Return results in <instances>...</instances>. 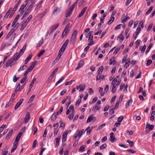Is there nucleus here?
I'll return each mask as SVG.
<instances>
[{
  "mask_svg": "<svg viewBox=\"0 0 155 155\" xmlns=\"http://www.w3.org/2000/svg\"><path fill=\"white\" fill-rule=\"evenodd\" d=\"M25 50L23 49H21L19 53L18 52H16L13 56V59L14 58H16L15 60H17L20 57L21 55L24 52Z\"/></svg>",
  "mask_w": 155,
  "mask_h": 155,
  "instance_id": "1",
  "label": "nucleus"
},
{
  "mask_svg": "<svg viewBox=\"0 0 155 155\" xmlns=\"http://www.w3.org/2000/svg\"><path fill=\"white\" fill-rule=\"evenodd\" d=\"M35 4L34 2H32L31 4L30 5V6L29 7L28 9L26 10L23 16L21 17V19L23 20L27 15L28 14V12H29L31 10V8H32V6L34 5Z\"/></svg>",
  "mask_w": 155,
  "mask_h": 155,
  "instance_id": "2",
  "label": "nucleus"
},
{
  "mask_svg": "<svg viewBox=\"0 0 155 155\" xmlns=\"http://www.w3.org/2000/svg\"><path fill=\"white\" fill-rule=\"evenodd\" d=\"M13 58V57L12 58L9 60L6 63V67H8L9 66H10V67L12 66V63L14 61H16V58Z\"/></svg>",
  "mask_w": 155,
  "mask_h": 155,
  "instance_id": "3",
  "label": "nucleus"
},
{
  "mask_svg": "<svg viewBox=\"0 0 155 155\" xmlns=\"http://www.w3.org/2000/svg\"><path fill=\"white\" fill-rule=\"evenodd\" d=\"M21 1V0H19L18 2L15 5L13 10V12H12V13H11L9 16V18H11V17H12V16L13 15L14 13H15V12L18 6L19 5V4L20 3Z\"/></svg>",
  "mask_w": 155,
  "mask_h": 155,
  "instance_id": "4",
  "label": "nucleus"
},
{
  "mask_svg": "<svg viewBox=\"0 0 155 155\" xmlns=\"http://www.w3.org/2000/svg\"><path fill=\"white\" fill-rule=\"evenodd\" d=\"M30 114L29 112H27L26 114L25 117V118L24 120L25 124H26L28 122L29 120L30 119Z\"/></svg>",
  "mask_w": 155,
  "mask_h": 155,
  "instance_id": "5",
  "label": "nucleus"
},
{
  "mask_svg": "<svg viewBox=\"0 0 155 155\" xmlns=\"http://www.w3.org/2000/svg\"><path fill=\"white\" fill-rule=\"evenodd\" d=\"M23 99H21L16 105L15 107V109L16 110L21 104L23 101Z\"/></svg>",
  "mask_w": 155,
  "mask_h": 155,
  "instance_id": "6",
  "label": "nucleus"
},
{
  "mask_svg": "<svg viewBox=\"0 0 155 155\" xmlns=\"http://www.w3.org/2000/svg\"><path fill=\"white\" fill-rule=\"evenodd\" d=\"M87 8V7H85L84 8L78 15V18H80L84 14Z\"/></svg>",
  "mask_w": 155,
  "mask_h": 155,
  "instance_id": "7",
  "label": "nucleus"
},
{
  "mask_svg": "<svg viewBox=\"0 0 155 155\" xmlns=\"http://www.w3.org/2000/svg\"><path fill=\"white\" fill-rule=\"evenodd\" d=\"M68 132H64L62 135V142H63L66 141L67 139V137L68 134Z\"/></svg>",
  "mask_w": 155,
  "mask_h": 155,
  "instance_id": "8",
  "label": "nucleus"
},
{
  "mask_svg": "<svg viewBox=\"0 0 155 155\" xmlns=\"http://www.w3.org/2000/svg\"><path fill=\"white\" fill-rule=\"evenodd\" d=\"M61 138V136H59L58 137L56 138L55 140L56 141V144L55 147L57 148L58 147L59 144V141Z\"/></svg>",
  "mask_w": 155,
  "mask_h": 155,
  "instance_id": "9",
  "label": "nucleus"
},
{
  "mask_svg": "<svg viewBox=\"0 0 155 155\" xmlns=\"http://www.w3.org/2000/svg\"><path fill=\"white\" fill-rule=\"evenodd\" d=\"M69 40L68 39H67L66 40L65 42L64 43L63 45H62L61 47H62V48L63 49V50H65L66 49L67 46L69 42Z\"/></svg>",
  "mask_w": 155,
  "mask_h": 155,
  "instance_id": "10",
  "label": "nucleus"
},
{
  "mask_svg": "<svg viewBox=\"0 0 155 155\" xmlns=\"http://www.w3.org/2000/svg\"><path fill=\"white\" fill-rule=\"evenodd\" d=\"M13 130H11L7 134L5 137L6 140H8V139H9L11 136Z\"/></svg>",
  "mask_w": 155,
  "mask_h": 155,
  "instance_id": "11",
  "label": "nucleus"
},
{
  "mask_svg": "<svg viewBox=\"0 0 155 155\" xmlns=\"http://www.w3.org/2000/svg\"><path fill=\"white\" fill-rule=\"evenodd\" d=\"M133 100L132 99H129L126 104V108L128 107L131 104Z\"/></svg>",
  "mask_w": 155,
  "mask_h": 155,
  "instance_id": "12",
  "label": "nucleus"
},
{
  "mask_svg": "<svg viewBox=\"0 0 155 155\" xmlns=\"http://www.w3.org/2000/svg\"><path fill=\"white\" fill-rule=\"evenodd\" d=\"M57 115L56 113H54L53 114L51 117V121L53 122L56 119Z\"/></svg>",
  "mask_w": 155,
  "mask_h": 155,
  "instance_id": "13",
  "label": "nucleus"
},
{
  "mask_svg": "<svg viewBox=\"0 0 155 155\" xmlns=\"http://www.w3.org/2000/svg\"><path fill=\"white\" fill-rule=\"evenodd\" d=\"M104 78V76L103 75H101L100 76L97 75L96 76V80H103Z\"/></svg>",
  "mask_w": 155,
  "mask_h": 155,
  "instance_id": "14",
  "label": "nucleus"
},
{
  "mask_svg": "<svg viewBox=\"0 0 155 155\" xmlns=\"http://www.w3.org/2000/svg\"><path fill=\"white\" fill-rule=\"evenodd\" d=\"M12 8H10L9 9V10H8V12L6 13V15L4 17V19L5 18H7L8 17V16L9 15L10 13L11 12V11H12Z\"/></svg>",
  "mask_w": 155,
  "mask_h": 155,
  "instance_id": "15",
  "label": "nucleus"
},
{
  "mask_svg": "<svg viewBox=\"0 0 155 155\" xmlns=\"http://www.w3.org/2000/svg\"><path fill=\"white\" fill-rule=\"evenodd\" d=\"M22 134V133L21 132H20L18 134L17 136H16L15 140H16V141H18L19 140L20 138L21 137V136Z\"/></svg>",
  "mask_w": 155,
  "mask_h": 155,
  "instance_id": "16",
  "label": "nucleus"
},
{
  "mask_svg": "<svg viewBox=\"0 0 155 155\" xmlns=\"http://www.w3.org/2000/svg\"><path fill=\"white\" fill-rule=\"evenodd\" d=\"M100 107H99L96 105H95L94 106L92 110L94 111H96L97 110H98L100 109Z\"/></svg>",
  "mask_w": 155,
  "mask_h": 155,
  "instance_id": "17",
  "label": "nucleus"
},
{
  "mask_svg": "<svg viewBox=\"0 0 155 155\" xmlns=\"http://www.w3.org/2000/svg\"><path fill=\"white\" fill-rule=\"evenodd\" d=\"M114 134L113 132H111V133H110V140L111 142H113V141L115 139V137L113 136Z\"/></svg>",
  "mask_w": 155,
  "mask_h": 155,
  "instance_id": "18",
  "label": "nucleus"
},
{
  "mask_svg": "<svg viewBox=\"0 0 155 155\" xmlns=\"http://www.w3.org/2000/svg\"><path fill=\"white\" fill-rule=\"evenodd\" d=\"M84 129H82L81 131H79L78 130L77 131L76 133H78L79 135V139L81 137V135L83 134L84 133Z\"/></svg>",
  "mask_w": 155,
  "mask_h": 155,
  "instance_id": "19",
  "label": "nucleus"
},
{
  "mask_svg": "<svg viewBox=\"0 0 155 155\" xmlns=\"http://www.w3.org/2000/svg\"><path fill=\"white\" fill-rule=\"evenodd\" d=\"M104 69V67L103 66H101L99 68L97 72L98 74H100L102 72Z\"/></svg>",
  "mask_w": 155,
  "mask_h": 155,
  "instance_id": "20",
  "label": "nucleus"
},
{
  "mask_svg": "<svg viewBox=\"0 0 155 155\" xmlns=\"http://www.w3.org/2000/svg\"><path fill=\"white\" fill-rule=\"evenodd\" d=\"M120 38V42H122L124 39V37L122 35V34L121 33L120 35L118 37L117 39Z\"/></svg>",
  "mask_w": 155,
  "mask_h": 155,
  "instance_id": "21",
  "label": "nucleus"
},
{
  "mask_svg": "<svg viewBox=\"0 0 155 155\" xmlns=\"http://www.w3.org/2000/svg\"><path fill=\"white\" fill-rule=\"evenodd\" d=\"M36 78H34L31 81V83L30 85V89H31L33 86L34 84V82L36 81Z\"/></svg>",
  "mask_w": 155,
  "mask_h": 155,
  "instance_id": "22",
  "label": "nucleus"
},
{
  "mask_svg": "<svg viewBox=\"0 0 155 155\" xmlns=\"http://www.w3.org/2000/svg\"><path fill=\"white\" fill-rule=\"evenodd\" d=\"M115 60H114V57H113L110 60V65L113 64L114 65L115 62H114Z\"/></svg>",
  "mask_w": 155,
  "mask_h": 155,
  "instance_id": "23",
  "label": "nucleus"
},
{
  "mask_svg": "<svg viewBox=\"0 0 155 155\" xmlns=\"http://www.w3.org/2000/svg\"><path fill=\"white\" fill-rule=\"evenodd\" d=\"M64 78L63 77H62L56 83L55 86H57L58 84L59 83H60L63 80H64Z\"/></svg>",
  "mask_w": 155,
  "mask_h": 155,
  "instance_id": "24",
  "label": "nucleus"
},
{
  "mask_svg": "<svg viewBox=\"0 0 155 155\" xmlns=\"http://www.w3.org/2000/svg\"><path fill=\"white\" fill-rule=\"evenodd\" d=\"M44 42V40L43 38H42L41 39V40L37 44V47H40L43 44Z\"/></svg>",
  "mask_w": 155,
  "mask_h": 155,
  "instance_id": "25",
  "label": "nucleus"
},
{
  "mask_svg": "<svg viewBox=\"0 0 155 155\" xmlns=\"http://www.w3.org/2000/svg\"><path fill=\"white\" fill-rule=\"evenodd\" d=\"M153 46V44L152 43H150L148 47L147 50L146 51V53L147 54L149 51L151 49V48Z\"/></svg>",
  "mask_w": 155,
  "mask_h": 155,
  "instance_id": "26",
  "label": "nucleus"
},
{
  "mask_svg": "<svg viewBox=\"0 0 155 155\" xmlns=\"http://www.w3.org/2000/svg\"><path fill=\"white\" fill-rule=\"evenodd\" d=\"M80 89L79 90V92H81V91H83L84 90L85 86V85H80Z\"/></svg>",
  "mask_w": 155,
  "mask_h": 155,
  "instance_id": "27",
  "label": "nucleus"
},
{
  "mask_svg": "<svg viewBox=\"0 0 155 155\" xmlns=\"http://www.w3.org/2000/svg\"><path fill=\"white\" fill-rule=\"evenodd\" d=\"M37 62L36 61H35L33 62L32 63V64L30 67V68L31 69V70L32 71L33 70V68H34V67H35V65L36 64Z\"/></svg>",
  "mask_w": 155,
  "mask_h": 155,
  "instance_id": "28",
  "label": "nucleus"
},
{
  "mask_svg": "<svg viewBox=\"0 0 155 155\" xmlns=\"http://www.w3.org/2000/svg\"><path fill=\"white\" fill-rule=\"evenodd\" d=\"M70 23H68L67 25H66L65 27V28L64 30L65 32V31H69V27L70 26Z\"/></svg>",
  "mask_w": 155,
  "mask_h": 155,
  "instance_id": "29",
  "label": "nucleus"
},
{
  "mask_svg": "<svg viewBox=\"0 0 155 155\" xmlns=\"http://www.w3.org/2000/svg\"><path fill=\"white\" fill-rule=\"evenodd\" d=\"M27 24L25 23V22H24V23L21 25V27L20 28V30L22 31L23 30L24 28L27 25Z\"/></svg>",
  "mask_w": 155,
  "mask_h": 155,
  "instance_id": "30",
  "label": "nucleus"
},
{
  "mask_svg": "<svg viewBox=\"0 0 155 155\" xmlns=\"http://www.w3.org/2000/svg\"><path fill=\"white\" fill-rule=\"evenodd\" d=\"M92 128H91L90 127H88L85 130H87V135H89L91 133Z\"/></svg>",
  "mask_w": 155,
  "mask_h": 155,
  "instance_id": "31",
  "label": "nucleus"
},
{
  "mask_svg": "<svg viewBox=\"0 0 155 155\" xmlns=\"http://www.w3.org/2000/svg\"><path fill=\"white\" fill-rule=\"evenodd\" d=\"M130 19V18L129 16H127L126 18H124L122 19L121 21L122 23H124V22L127 21L128 19Z\"/></svg>",
  "mask_w": 155,
  "mask_h": 155,
  "instance_id": "32",
  "label": "nucleus"
},
{
  "mask_svg": "<svg viewBox=\"0 0 155 155\" xmlns=\"http://www.w3.org/2000/svg\"><path fill=\"white\" fill-rule=\"evenodd\" d=\"M45 52V50H41L38 54V57H40L41 56L42 54H43Z\"/></svg>",
  "mask_w": 155,
  "mask_h": 155,
  "instance_id": "33",
  "label": "nucleus"
},
{
  "mask_svg": "<svg viewBox=\"0 0 155 155\" xmlns=\"http://www.w3.org/2000/svg\"><path fill=\"white\" fill-rule=\"evenodd\" d=\"M35 95H32L30 99L28 101V103H30L35 98Z\"/></svg>",
  "mask_w": 155,
  "mask_h": 155,
  "instance_id": "34",
  "label": "nucleus"
},
{
  "mask_svg": "<svg viewBox=\"0 0 155 155\" xmlns=\"http://www.w3.org/2000/svg\"><path fill=\"white\" fill-rule=\"evenodd\" d=\"M93 31H90L89 33L87 34V35L86 36V38H90L91 37L93 36V35H92L93 33Z\"/></svg>",
  "mask_w": 155,
  "mask_h": 155,
  "instance_id": "35",
  "label": "nucleus"
},
{
  "mask_svg": "<svg viewBox=\"0 0 155 155\" xmlns=\"http://www.w3.org/2000/svg\"><path fill=\"white\" fill-rule=\"evenodd\" d=\"M114 19V17H111L110 19L108 22L107 24H109V25H110L113 21Z\"/></svg>",
  "mask_w": 155,
  "mask_h": 155,
  "instance_id": "36",
  "label": "nucleus"
},
{
  "mask_svg": "<svg viewBox=\"0 0 155 155\" xmlns=\"http://www.w3.org/2000/svg\"><path fill=\"white\" fill-rule=\"evenodd\" d=\"M107 146V145L106 144L104 143L101 145L100 147L101 150H103Z\"/></svg>",
  "mask_w": 155,
  "mask_h": 155,
  "instance_id": "37",
  "label": "nucleus"
},
{
  "mask_svg": "<svg viewBox=\"0 0 155 155\" xmlns=\"http://www.w3.org/2000/svg\"><path fill=\"white\" fill-rule=\"evenodd\" d=\"M124 118V116H122L119 117L117 119V121L118 122L120 123V122L123 120Z\"/></svg>",
  "mask_w": 155,
  "mask_h": 155,
  "instance_id": "38",
  "label": "nucleus"
},
{
  "mask_svg": "<svg viewBox=\"0 0 155 155\" xmlns=\"http://www.w3.org/2000/svg\"><path fill=\"white\" fill-rule=\"evenodd\" d=\"M85 147V146L83 145L81 146L79 149V151H85L84 148Z\"/></svg>",
  "mask_w": 155,
  "mask_h": 155,
  "instance_id": "39",
  "label": "nucleus"
},
{
  "mask_svg": "<svg viewBox=\"0 0 155 155\" xmlns=\"http://www.w3.org/2000/svg\"><path fill=\"white\" fill-rule=\"evenodd\" d=\"M93 118H92V115L89 116L87 119V123H88L91 122L93 120Z\"/></svg>",
  "mask_w": 155,
  "mask_h": 155,
  "instance_id": "40",
  "label": "nucleus"
},
{
  "mask_svg": "<svg viewBox=\"0 0 155 155\" xmlns=\"http://www.w3.org/2000/svg\"><path fill=\"white\" fill-rule=\"evenodd\" d=\"M32 16L31 15H30L28 17V18L25 21V23H27V24L29 22L30 20L32 18Z\"/></svg>",
  "mask_w": 155,
  "mask_h": 155,
  "instance_id": "41",
  "label": "nucleus"
},
{
  "mask_svg": "<svg viewBox=\"0 0 155 155\" xmlns=\"http://www.w3.org/2000/svg\"><path fill=\"white\" fill-rule=\"evenodd\" d=\"M152 63L151 59H148L147 60L146 63V65L148 66L150 65Z\"/></svg>",
  "mask_w": 155,
  "mask_h": 155,
  "instance_id": "42",
  "label": "nucleus"
},
{
  "mask_svg": "<svg viewBox=\"0 0 155 155\" xmlns=\"http://www.w3.org/2000/svg\"><path fill=\"white\" fill-rule=\"evenodd\" d=\"M127 142L129 143L130 147H132L134 146V142L133 141H131L130 140H127Z\"/></svg>",
  "mask_w": 155,
  "mask_h": 155,
  "instance_id": "43",
  "label": "nucleus"
},
{
  "mask_svg": "<svg viewBox=\"0 0 155 155\" xmlns=\"http://www.w3.org/2000/svg\"><path fill=\"white\" fill-rule=\"evenodd\" d=\"M59 25V24H58L56 25H54L51 28H52L53 29H54V31L55 30L57 29V28L58 27Z\"/></svg>",
  "mask_w": 155,
  "mask_h": 155,
  "instance_id": "44",
  "label": "nucleus"
},
{
  "mask_svg": "<svg viewBox=\"0 0 155 155\" xmlns=\"http://www.w3.org/2000/svg\"><path fill=\"white\" fill-rule=\"evenodd\" d=\"M146 48V46L145 45H144L142 48H140V50L142 52H144L145 51V50Z\"/></svg>",
  "mask_w": 155,
  "mask_h": 155,
  "instance_id": "45",
  "label": "nucleus"
},
{
  "mask_svg": "<svg viewBox=\"0 0 155 155\" xmlns=\"http://www.w3.org/2000/svg\"><path fill=\"white\" fill-rule=\"evenodd\" d=\"M20 88V84L19 83L18 84V85L16 87V88L14 91V92L16 93L17 91H18L19 90Z\"/></svg>",
  "mask_w": 155,
  "mask_h": 155,
  "instance_id": "46",
  "label": "nucleus"
},
{
  "mask_svg": "<svg viewBox=\"0 0 155 155\" xmlns=\"http://www.w3.org/2000/svg\"><path fill=\"white\" fill-rule=\"evenodd\" d=\"M31 71L32 70H31V69L29 68H28L24 74V76H26L28 74V73Z\"/></svg>",
  "mask_w": 155,
  "mask_h": 155,
  "instance_id": "47",
  "label": "nucleus"
},
{
  "mask_svg": "<svg viewBox=\"0 0 155 155\" xmlns=\"http://www.w3.org/2000/svg\"><path fill=\"white\" fill-rule=\"evenodd\" d=\"M105 125H106L105 123H104V124H101V125H100V126H99L97 128V130H100V129H102L103 127L105 126Z\"/></svg>",
  "mask_w": 155,
  "mask_h": 155,
  "instance_id": "48",
  "label": "nucleus"
},
{
  "mask_svg": "<svg viewBox=\"0 0 155 155\" xmlns=\"http://www.w3.org/2000/svg\"><path fill=\"white\" fill-rule=\"evenodd\" d=\"M72 12L70 11H68L65 15V16L66 17H68L71 15Z\"/></svg>",
  "mask_w": 155,
  "mask_h": 155,
  "instance_id": "49",
  "label": "nucleus"
},
{
  "mask_svg": "<svg viewBox=\"0 0 155 155\" xmlns=\"http://www.w3.org/2000/svg\"><path fill=\"white\" fill-rule=\"evenodd\" d=\"M153 8L152 7H150L148 10L146 12V15H147L149 14L152 10Z\"/></svg>",
  "mask_w": 155,
  "mask_h": 155,
  "instance_id": "50",
  "label": "nucleus"
},
{
  "mask_svg": "<svg viewBox=\"0 0 155 155\" xmlns=\"http://www.w3.org/2000/svg\"><path fill=\"white\" fill-rule=\"evenodd\" d=\"M27 66L26 65H24L22 67L20 68L18 70V71H20L21 70H23L24 69H25L27 67Z\"/></svg>",
  "mask_w": 155,
  "mask_h": 155,
  "instance_id": "51",
  "label": "nucleus"
},
{
  "mask_svg": "<svg viewBox=\"0 0 155 155\" xmlns=\"http://www.w3.org/2000/svg\"><path fill=\"white\" fill-rule=\"evenodd\" d=\"M141 29V28L140 27H139L137 28L136 31V34L137 35V36H138L139 34Z\"/></svg>",
  "mask_w": 155,
  "mask_h": 155,
  "instance_id": "52",
  "label": "nucleus"
},
{
  "mask_svg": "<svg viewBox=\"0 0 155 155\" xmlns=\"http://www.w3.org/2000/svg\"><path fill=\"white\" fill-rule=\"evenodd\" d=\"M47 9H45L42 14L40 15V18H41L46 13Z\"/></svg>",
  "mask_w": 155,
  "mask_h": 155,
  "instance_id": "53",
  "label": "nucleus"
},
{
  "mask_svg": "<svg viewBox=\"0 0 155 155\" xmlns=\"http://www.w3.org/2000/svg\"><path fill=\"white\" fill-rule=\"evenodd\" d=\"M15 99H13L12 100H10L9 101V102L8 103V104H6L5 105V108H7L9 106V105L12 103L13 101Z\"/></svg>",
  "mask_w": 155,
  "mask_h": 155,
  "instance_id": "54",
  "label": "nucleus"
},
{
  "mask_svg": "<svg viewBox=\"0 0 155 155\" xmlns=\"http://www.w3.org/2000/svg\"><path fill=\"white\" fill-rule=\"evenodd\" d=\"M62 55V53H58L57 57L55 59V61H57V62L59 60L60 58L61 57Z\"/></svg>",
  "mask_w": 155,
  "mask_h": 155,
  "instance_id": "55",
  "label": "nucleus"
},
{
  "mask_svg": "<svg viewBox=\"0 0 155 155\" xmlns=\"http://www.w3.org/2000/svg\"><path fill=\"white\" fill-rule=\"evenodd\" d=\"M27 78V77L25 76V77L21 80L20 81V83L21 84L23 83L25 81Z\"/></svg>",
  "mask_w": 155,
  "mask_h": 155,
  "instance_id": "56",
  "label": "nucleus"
},
{
  "mask_svg": "<svg viewBox=\"0 0 155 155\" xmlns=\"http://www.w3.org/2000/svg\"><path fill=\"white\" fill-rule=\"evenodd\" d=\"M111 86L112 87L111 92L113 93H114L116 91V89H115L116 86Z\"/></svg>",
  "mask_w": 155,
  "mask_h": 155,
  "instance_id": "57",
  "label": "nucleus"
},
{
  "mask_svg": "<svg viewBox=\"0 0 155 155\" xmlns=\"http://www.w3.org/2000/svg\"><path fill=\"white\" fill-rule=\"evenodd\" d=\"M32 57V54H30L28 56L27 58L25 60L26 61H29L31 59V58Z\"/></svg>",
  "mask_w": 155,
  "mask_h": 155,
  "instance_id": "58",
  "label": "nucleus"
},
{
  "mask_svg": "<svg viewBox=\"0 0 155 155\" xmlns=\"http://www.w3.org/2000/svg\"><path fill=\"white\" fill-rule=\"evenodd\" d=\"M26 6L24 5L23 4L21 6L19 10V11H24V10Z\"/></svg>",
  "mask_w": 155,
  "mask_h": 155,
  "instance_id": "59",
  "label": "nucleus"
},
{
  "mask_svg": "<svg viewBox=\"0 0 155 155\" xmlns=\"http://www.w3.org/2000/svg\"><path fill=\"white\" fill-rule=\"evenodd\" d=\"M20 15L19 14L17 15L16 16L15 18V19L14 21L15 22H17V21H18V19H19L20 17Z\"/></svg>",
  "mask_w": 155,
  "mask_h": 155,
  "instance_id": "60",
  "label": "nucleus"
},
{
  "mask_svg": "<svg viewBox=\"0 0 155 155\" xmlns=\"http://www.w3.org/2000/svg\"><path fill=\"white\" fill-rule=\"evenodd\" d=\"M47 131H48V130H47V129L46 128L45 129V131L44 132V134H43V137H44V138L46 137L47 133Z\"/></svg>",
  "mask_w": 155,
  "mask_h": 155,
  "instance_id": "61",
  "label": "nucleus"
},
{
  "mask_svg": "<svg viewBox=\"0 0 155 155\" xmlns=\"http://www.w3.org/2000/svg\"><path fill=\"white\" fill-rule=\"evenodd\" d=\"M36 144H37V141L36 140H35L34 141V142L33 143V145H32V148H34L35 147Z\"/></svg>",
  "mask_w": 155,
  "mask_h": 155,
  "instance_id": "62",
  "label": "nucleus"
},
{
  "mask_svg": "<svg viewBox=\"0 0 155 155\" xmlns=\"http://www.w3.org/2000/svg\"><path fill=\"white\" fill-rule=\"evenodd\" d=\"M76 37L75 36H73L72 35L71 37V39L70 40V42H74L75 40Z\"/></svg>",
  "mask_w": 155,
  "mask_h": 155,
  "instance_id": "63",
  "label": "nucleus"
},
{
  "mask_svg": "<svg viewBox=\"0 0 155 155\" xmlns=\"http://www.w3.org/2000/svg\"><path fill=\"white\" fill-rule=\"evenodd\" d=\"M66 91H67V90L65 89H64L61 92L60 95L61 96L63 95L65 93Z\"/></svg>",
  "mask_w": 155,
  "mask_h": 155,
  "instance_id": "64",
  "label": "nucleus"
}]
</instances>
